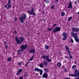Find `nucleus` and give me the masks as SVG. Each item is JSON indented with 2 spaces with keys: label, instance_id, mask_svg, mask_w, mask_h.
<instances>
[{
  "label": "nucleus",
  "instance_id": "f257e3e1",
  "mask_svg": "<svg viewBox=\"0 0 79 79\" xmlns=\"http://www.w3.org/2000/svg\"><path fill=\"white\" fill-rule=\"evenodd\" d=\"M15 40L17 42V44H18V45L21 44L22 42L24 41V39L23 37H20L19 39L18 37L16 36L15 37Z\"/></svg>",
  "mask_w": 79,
  "mask_h": 79
},
{
  "label": "nucleus",
  "instance_id": "f03ea898",
  "mask_svg": "<svg viewBox=\"0 0 79 79\" xmlns=\"http://www.w3.org/2000/svg\"><path fill=\"white\" fill-rule=\"evenodd\" d=\"M27 16L25 14H23L22 16H20L19 17V20L22 23H24V21L25 19H26Z\"/></svg>",
  "mask_w": 79,
  "mask_h": 79
},
{
  "label": "nucleus",
  "instance_id": "7ed1b4c3",
  "mask_svg": "<svg viewBox=\"0 0 79 79\" xmlns=\"http://www.w3.org/2000/svg\"><path fill=\"white\" fill-rule=\"evenodd\" d=\"M29 15H34V16H36V14L34 12V9L33 8H32L30 11V10H28L27 11Z\"/></svg>",
  "mask_w": 79,
  "mask_h": 79
},
{
  "label": "nucleus",
  "instance_id": "20e7f679",
  "mask_svg": "<svg viewBox=\"0 0 79 79\" xmlns=\"http://www.w3.org/2000/svg\"><path fill=\"white\" fill-rule=\"evenodd\" d=\"M62 35L63 37H64L63 38V40H66L67 39V38H68V36H67L68 35V33L65 32H64L62 33Z\"/></svg>",
  "mask_w": 79,
  "mask_h": 79
},
{
  "label": "nucleus",
  "instance_id": "39448f33",
  "mask_svg": "<svg viewBox=\"0 0 79 79\" xmlns=\"http://www.w3.org/2000/svg\"><path fill=\"white\" fill-rule=\"evenodd\" d=\"M27 45L26 44L25 45L23 44L21 45V46H20V50H22L23 51H24V50H26L27 49Z\"/></svg>",
  "mask_w": 79,
  "mask_h": 79
},
{
  "label": "nucleus",
  "instance_id": "423d86ee",
  "mask_svg": "<svg viewBox=\"0 0 79 79\" xmlns=\"http://www.w3.org/2000/svg\"><path fill=\"white\" fill-rule=\"evenodd\" d=\"M8 1V4L5 6V8H6V7H7V5H8V6L7 8V10H9V8H11V4H10V3H11V1L10 0H9Z\"/></svg>",
  "mask_w": 79,
  "mask_h": 79
},
{
  "label": "nucleus",
  "instance_id": "0eeeda50",
  "mask_svg": "<svg viewBox=\"0 0 79 79\" xmlns=\"http://www.w3.org/2000/svg\"><path fill=\"white\" fill-rule=\"evenodd\" d=\"M60 29L61 27H56L55 28L54 30L53 31V32H54V33H55V32H60Z\"/></svg>",
  "mask_w": 79,
  "mask_h": 79
},
{
  "label": "nucleus",
  "instance_id": "6e6552de",
  "mask_svg": "<svg viewBox=\"0 0 79 79\" xmlns=\"http://www.w3.org/2000/svg\"><path fill=\"white\" fill-rule=\"evenodd\" d=\"M73 32H78L79 31V28H72V29Z\"/></svg>",
  "mask_w": 79,
  "mask_h": 79
},
{
  "label": "nucleus",
  "instance_id": "1a4fd4ad",
  "mask_svg": "<svg viewBox=\"0 0 79 79\" xmlns=\"http://www.w3.org/2000/svg\"><path fill=\"white\" fill-rule=\"evenodd\" d=\"M71 35L72 36H73V37H74V38L77 37V33H74V32H71Z\"/></svg>",
  "mask_w": 79,
  "mask_h": 79
},
{
  "label": "nucleus",
  "instance_id": "9d476101",
  "mask_svg": "<svg viewBox=\"0 0 79 79\" xmlns=\"http://www.w3.org/2000/svg\"><path fill=\"white\" fill-rule=\"evenodd\" d=\"M78 72H79V71H77V69H76L75 71V74H71V76H72L73 77H76Z\"/></svg>",
  "mask_w": 79,
  "mask_h": 79
},
{
  "label": "nucleus",
  "instance_id": "9b49d317",
  "mask_svg": "<svg viewBox=\"0 0 79 79\" xmlns=\"http://www.w3.org/2000/svg\"><path fill=\"white\" fill-rule=\"evenodd\" d=\"M50 57V56L49 55L47 56L46 57V61H48V63H50V62H52V59H50L48 58Z\"/></svg>",
  "mask_w": 79,
  "mask_h": 79
},
{
  "label": "nucleus",
  "instance_id": "f8f14e48",
  "mask_svg": "<svg viewBox=\"0 0 79 79\" xmlns=\"http://www.w3.org/2000/svg\"><path fill=\"white\" fill-rule=\"evenodd\" d=\"M42 77L44 78H47V77H48V74L46 73H44Z\"/></svg>",
  "mask_w": 79,
  "mask_h": 79
},
{
  "label": "nucleus",
  "instance_id": "ddd939ff",
  "mask_svg": "<svg viewBox=\"0 0 79 79\" xmlns=\"http://www.w3.org/2000/svg\"><path fill=\"white\" fill-rule=\"evenodd\" d=\"M35 49H32V50H30L29 53H34L35 52Z\"/></svg>",
  "mask_w": 79,
  "mask_h": 79
},
{
  "label": "nucleus",
  "instance_id": "4468645a",
  "mask_svg": "<svg viewBox=\"0 0 79 79\" xmlns=\"http://www.w3.org/2000/svg\"><path fill=\"white\" fill-rule=\"evenodd\" d=\"M68 8L69 9V8H72V2H70L69 3V6L68 7Z\"/></svg>",
  "mask_w": 79,
  "mask_h": 79
},
{
  "label": "nucleus",
  "instance_id": "2eb2a0df",
  "mask_svg": "<svg viewBox=\"0 0 79 79\" xmlns=\"http://www.w3.org/2000/svg\"><path fill=\"white\" fill-rule=\"evenodd\" d=\"M74 39L77 42H78L79 43V38L78 37H77L74 38Z\"/></svg>",
  "mask_w": 79,
  "mask_h": 79
},
{
  "label": "nucleus",
  "instance_id": "dca6fc26",
  "mask_svg": "<svg viewBox=\"0 0 79 79\" xmlns=\"http://www.w3.org/2000/svg\"><path fill=\"white\" fill-rule=\"evenodd\" d=\"M40 69H38V68H35L34 70V71H37V72H39L40 71Z\"/></svg>",
  "mask_w": 79,
  "mask_h": 79
},
{
  "label": "nucleus",
  "instance_id": "f3484780",
  "mask_svg": "<svg viewBox=\"0 0 79 79\" xmlns=\"http://www.w3.org/2000/svg\"><path fill=\"white\" fill-rule=\"evenodd\" d=\"M65 49L67 50L68 52H69V48L68 47L66 46V45H65Z\"/></svg>",
  "mask_w": 79,
  "mask_h": 79
},
{
  "label": "nucleus",
  "instance_id": "a211bd4d",
  "mask_svg": "<svg viewBox=\"0 0 79 79\" xmlns=\"http://www.w3.org/2000/svg\"><path fill=\"white\" fill-rule=\"evenodd\" d=\"M39 72H40V76L42 75V73H43V71H42V70L40 69Z\"/></svg>",
  "mask_w": 79,
  "mask_h": 79
},
{
  "label": "nucleus",
  "instance_id": "6ab92c4d",
  "mask_svg": "<svg viewBox=\"0 0 79 79\" xmlns=\"http://www.w3.org/2000/svg\"><path fill=\"white\" fill-rule=\"evenodd\" d=\"M39 66L40 67V68H44V65H43V64L42 63H40L39 64Z\"/></svg>",
  "mask_w": 79,
  "mask_h": 79
},
{
  "label": "nucleus",
  "instance_id": "aec40b11",
  "mask_svg": "<svg viewBox=\"0 0 79 79\" xmlns=\"http://www.w3.org/2000/svg\"><path fill=\"white\" fill-rule=\"evenodd\" d=\"M47 56H41V57L43 59H44V60H45V58L46 59V58L47 57Z\"/></svg>",
  "mask_w": 79,
  "mask_h": 79
},
{
  "label": "nucleus",
  "instance_id": "412c9836",
  "mask_svg": "<svg viewBox=\"0 0 79 79\" xmlns=\"http://www.w3.org/2000/svg\"><path fill=\"white\" fill-rule=\"evenodd\" d=\"M57 65L58 66V67H60V66H61V63L58 62L57 63Z\"/></svg>",
  "mask_w": 79,
  "mask_h": 79
},
{
  "label": "nucleus",
  "instance_id": "4be33fe9",
  "mask_svg": "<svg viewBox=\"0 0 79 79\" xmlns=\"http://www.w3.org/2000/svg\"><path fill=\"white\" fill-rule=\"evenodd\" d=\"M43 64L45 66H47L48 65V63L46 61H44L43 62Z\"/></svg>",
  "mask_w": 79,
  "mask_h": 79
},
{
  "label": "nucleus",
  "instance_id": "5701e85b",
  "mask_svg": "<svg viewBox=\"0 0 79 79\" xmlns=\"http://www.w3.org/2000/svg\"><path fill=\"white\" fill-rule=\"evenodd\" d=\"M72 18H73L72 17H70L69 18L68 20V21H71V19H72Z\"/></svg>",
  "mask_w": 79,
  "mask_h": 79
},
{
  "label": "nucleus",
  "instance_id": "b1692460",
  "mask_svg": "<svg viewBox=\"0 0 79 79\" xmlns=\"http://www.w3.org/2000/svg\"><path fill=\"white\" fill-rule=\"evenodd\" d=\"M49 48H50V47H49V46L47 45H46L45 46V49H46V50L49 49Z\"/></svg>",
  "mask_w": 79,
  "mask_h": 79
},
{
  "label": "nucleus",
  "instance_id": "393cba45",
  "mask_svg": "<svg viewBox=\"0 0 79 79\" xmlns=\"http://www.w3.org/2000/svg\"><path fill=\"white\" fill-rule=\"evenodd\" d=\"M17 52H18V53H19V52H24V51H22V50H21V49H20L19 50H17Z\"/></svg>",
  "mask_w": 79,
  "mask_h": 79
},
{
  "label": "nucleus",
  "instance_id": "a878e982",
  "mask_svg": "<svg viewBox=\"0 0 79 79\" xmlns=\"http://www.w3.org/2000/svg\"><path fill=\"white\" fill-rule=\"evenodd\" d=\"M44 71H45L46 73H47V72H48V69L47 68H45L44 70Z\"/></svg>",
  "mask_w": 79,
  "mask_h": 79
},
{
  "label": "nucleus",
  "instance_id": "bb28decb",
  "mask_svg": "<svg viewBox=\"0 0 79 79\" xmlns=\"http://www.w3.org/2000/svg\"><path fill=\"white\" fill-rule=\"evenodd\" d=\"M61 15L62 16H64L65 15V13L64 12H61Z\"/></svg>",
  "mask_w": 79,
  "mask_h": 79
},
{
  "label": "nucleus",
  "instance_id": "cd10ccee",
  "mask_svg": "<svg viewBox=\"0 0 79 79\" xmlns=\"http://www.w3.org/2000/svg\"><path fill=\"white\" fill-rule=\"evenodd\" d=\"M7 60L8 61H11V58L9 57L7 58Z\"/></svg>",
  "mask_w": 79,
  "mask_h": 79
},
{
  "label": "nucleus",
  "instance_id": "c85d7f7f",
  "mask_svg": "<svg viewBox=\"0 0 79 79\" xmlns=\"http://www.w3.org/2000/svg\"><path fill=\"white\" fill-rule=\"evenodd\" d=\"M44 2L46 3H50L48 0H45Z\"/></svg>",
  "mask_w": 79,
  "mask_h": 79
},
{
  "label": "nucleus",
  "instance_id": "c756f323",
  "mask_svg": "<svg viewBox=\"0 0 79 79\" xmlns=\"http://www.w3.org/2000/svg\"><path fill=\"white\" fill-rule=\"evenodd\" d=\"M72 68L73 69H76V65H74L72 67Z\"/></svg>",
  "mask_w": 79,
  "mask_h": 79
},
{
  "label": "nucleus",
  "instance_id": "7c9ffc66",
  "mask_svg": "<svg viewBox=\"0 0 79 79\" xmlns=\"http://www.w3.org/2000/svg\"><path fill=\"white\" fill-rule=\"evenodd\" d=\"M22 71H23V69H19L18 70V72H19L20 73V72H22Z\"/></svg>",
  "mask_w": 79,
  "mask_h": 79
},
{
  "label": "nucleus",
  "instance_id": "2f4dec72",
  "mask_svg": "<svg viewBox=\"0 0 79 79\" xmlns=\"http://www.w3.org/2000/svg\"><path fill=\"white\" fill-rule=\"evenodd\" d=\"M33 58H34V55L32 56V57L30 59L29 61H32V60H33Z\"/></svg>",
  "mask_w": 79,
  "mask_h": 79
},
{
  "label": "nucleus",
  "instance_id": "473e14b6",
  "mask_svg": "<svg viewBox=\"0 0 79 79\" xmlns=\"http://www.w3.org/2000/svg\"><path fill=\"white\" fill-rule=\"evenodd\" d=\"M30 62H28L27 64H26L25 65V66L26 67H27V64H29V63Z\"/></svg>",
  "mask_w": 79,
  "mask_h": 79
},
{
  "label": "nucleus",
  "instance_id": "72a5a7b5",
  "mask_svg": "<svg viewBox=\"0 0 79 79\" xmlns=\"http://www.w3.org/2000/svg\"><path fill=\"white\" fill-rule=\"evenodd\" d=\"M70 41L71 42H72V43H74V41H73V39H71L70 40Z\"/></svg>",
  "mask_w": 79,
  "mask_h": 79
},
{
  "label": "nucleus",
  "instance_id": "f704fd0d",
  "mask_svg": "<svg viewBox=\"0 0 79 79\" xmlns=\"http://www.w3.org/2000/svg\"><path fill=\"white\" fill-rule=\"evenodd\" d=\"M68 52L69 53V56H71V52H70V51H69V52Z\"/></svg>",
  "mask_w": 79,
  "mask_h": 79
},
{
  "label": "nucleus",
  "instance_id": "c9c22d12",
  "mask_svg": "<svg viewBox=\"0 0 79 79\" xmlns=\"http://www.w3.org/2000/svg\"><path fill=\"white\" fill-rule=\"evenodd\" d=\"M48 31H52V29L51 28H49L48 29Z\"/></svg>",
  "mask_w": 79,
  "mask_h": 79
},
{
  "label": "nucleus",
  "instance_id": "e433bc0d",
  "mask_svg": "<svg viewBox=\"0 0 79 79\" xmlns=\"http://www.w3.org/2000/svg\"><path fill=\"white\" fill-rule=\"evenodd\" d=\"M23 79V77L22 76L21 77L19 78V79Z\"/></svg>",
  "mask_w": 79,
  "mask_h": 79
},
{
  "label": "nucleus",
  "instance_id": "4c0bfd02",
  "mask_svg": "<svg viewBox=\"0 0 79 79\" xmlns=\"http://www.w3.org/2000/svg\"><path fill=\"white\" fill-rule=\"evenodd\" d=\"M20 74V72H18L17 73V75H19V74Z\"/></svg>",
  "mask_w": 79,
  "mask_h": 79
},
{
  "label": "nucleus",
  "instance_id": "58836bf2",
  "mask_svg": "<svg viewBox=\"0 0 79 79\" xmlns=\"http://www.w3.org/2000/svg\"><path fill=\"white\" fill-rule=\"evenodd\" d=\"M56 25H57V23H56L55 24L53 25V27H55V26H56Z\"/></svg>",
  "mask_w": 79,
  "mask_h": 79
},
{
  "label": "nucleus",
  "instance_id": "ea45409f",
  "mask_svg": "<svg viewBox=\"0 0 79 79\" xmlns=\"http://www.w3.org/2000/svg\"><path fill=\"white\" fill-rule=\"evenodd\" d=\"M14 32L15 34H17V31L16 30H15Z\"/></svg>",
  "mask_w": 79,
  "mask_h": 79
},
{
  "label": "nucleus",
  "instance_id": "a19ab883",
  "mask_svg": "<svg viewBox=\"0 0 79 79\" xmlns=\"http://www.w3.org/2000/svg\"><path fill=\"white\" fill-rule=\"evenodd\" d=\"M18 65H19V66H21V62L18 63Z\"/></svg>",
  "mask_w": 79,
  "mask_h": 79
},
{
  "label": "nucleus",
  "instance_id": "79ce46f5",
  "mask_svg": "<svg viewBox=\"0 0 79 79\" xmlns=\"http://www.w3.org/2000/svg\"><path fill=\"white\" fill-rule=\"evenodd\" d=\"M19 55H21V52H19L18 53Z\"/></svg>",
  "mask_w": 79,
  "mask_h": 79
},
{
  "label": "nucleus",
  "instance_id": "37998d69",
  "mask_svg": "<svg viewBox=\"0 0 79 79\" xmlns=\"http://www.w3.org/2000/svg\"><path fill=\"white\" fill-rule=\"evenodd\" d=\"M73 58V56H70V59H72V58Z\"/></svg>",
  "mask_w": 79,
  "mask_h": 79
},
{
  "label": "nucleus",
  "instance_id": "c03bdc74",
  "mask_svg": "<svg viewBox=\"0 0 79 79\" xmlns=\"http://www.w3.org/2000/svg\"><path fill=\"white\" fill-rule=\"evenodd\" d=\"M24 76H27V74L26 73H25L24 74Z\"/></svg>",
  "mask_w": 79,
  "mask_h": 79
},
{
  "label": "nucleus",
  "instance_id": "a18cd8bd",
  "mask_svg": "<svg viewBox=\"0 0 79 79\" xmlns=\"http://www.w3.org/2000/svg\"><path fill=\"white\" fill-rule=\"evenodd\" d=\"M42 11L43 15H44V10H43Z\"/></svg>",
  "mask_w": 79,
  "mask_h": 79
},
{
  "label": "nucleus",
  "instance_id": "49530a36",
  "mask_svg": "<svg viewBox=\"0 0 79 79\" xmlns=\"http://www.w3.org/2000/svg\"><path fill=\"white\" fill-rule=\"evenodd\" d=\"M15 22L17 21V19L16 18H15Z\"/></svg>",
  "mask_w": 79,
  "mask_h": 79
},
{
  "label": "nucleus",
  "instance_id": "de8ad7c7",
  "mask_svg": "<svg viewBox=\"0 0 79 79\" xmlns=\"http://www.w3.org/2000/svg\"><path fill=\"white\" fill-rule=\"evenodd\" d=\"M51 8L52 9H53L54 8V7L53 6H52L51 7Z\"/></svg>",
  "mask_w": 79,
  "mask_h": 79
},
{
  "label": "nucleus",
  "instance_id": "09e8293b",
  "mask_svg": "<svg viewBox=\"0 0 79 79\" xmlns=\"http://www.w3.org/2000/svg\"><path fill=\"white\" fill-rule=\"evenodd\" d=\"M65 58H69V56H65Z\"/></svg>",
  "mask_w": 79,
  "mask_h": 79
},
{
  "label": "nucleus",
  "instance_id": "8fccbe9b",
  "mask_svg": "<svg viewBox=\"0 0 79 79\" xmlns=\"http://www.w3.org/2000/svg\"><path fill=\"white\" fill-rule=\"evenodd\" d=\"M3 43L4 44H6V41L3 42Z\"/></svg>",
  "mask_w": 79,
  "mask_h": 79
},
{
  "label": "nucleus",
  "instance_id": "3c124183",
  "mask_svg": "<svg viewBox=\"0 0 79 79\" xmlns=\"http://www.w3.org/2000/svg\"><path fill=\"white\" fill-rule=\"evenodd\" d=\"M6 49H7V48H8V45H6Z\"/></svg>",
  "mask_w": 79,
  "mask_h": 79
},
{
  "label": "nucleus",
  "instance_id": "603ef678",
  "mask_svg": "<svg viewBox=\"0 0 79 79\" xmlns=\"http://www.w3.org/2000/svg\"><path fill=\"white\" fill-rule=\"evenodd\" d=\"M64 71H65V72H67V69H64Z\"/></svg>",
  "mask_w": 79,
  "mask_h": 79
},
{
  "label": "nucleus",
  "instance_id": "864d4df0",
  "mask_svg": "<svg viewBox=\"0 0 79 79\" xmlns=\"http://www.w3.org/2000/svg\"><path fill=\"white\" fill-rule=\"evenodd\" d=\"M75 4H76L77 3V1H75Z\"/></svg>",
  "mask_w": 79,
  "mask_h": 79
},
{
  "label": "nucleus",
  "instance_id": "5fc2aeb1",
  "mask_svg": "<svg viewBox=\"0 0 79 79\" xmlns=\"http://www.w3.org/2000/svg\"><path fill=\"white\" fill-rule=\"evenodd\" d=\"M53 27H52L51 28V29H53Z\"/></svg>",
  "mask_w": 79,
  "mask_h": 79
},
{
  "label": "nucleus",
  "instance_id": "6e6d98bb",
  "mask_svg": "<svg viewBox=\"0 0 79 79\" xmlns=\"http://www.w3.org/2000/svg\"><path fill=\"white\" fill-rule=\"evenodd\" d=\"M56 2H58V0H55Z\"/></svg>",
  "mask_w": 79,
  "mask_h": 79
},
{
  "label": "nucleus",
  "instance_id": "4d7b16f0",
  "mask_svg": "<svg viewBox=\"0 0 79 79\" xmlns=\"http://www.w3.org/2000/svg\"><path fill=\"white\" fill-rule=\"evenodd\" d=\"M69 76H71V74L69 75Z\"/></svg>",
  "mask_w": 79,
  "mask_h": 79
},
{
  "label": "nucleus",
  "instance_id": "13d9d810",
  "mask_svg": "<svg viewBox=\"0 0 79 79\" xmlns=\"http://www.w3.org/2000/svg\"><path fill=\"white\" fill-rule=\"evenodd\" d=\"M44 21H46V19H45Z\"/></svg>",
  "mask_w": 79,
  "mask_h": 79
},
{
  "label": "nucleus",
  "instance_id": "bf43d9fd",
  "mask_svg": "<svg viewBox=\"0 0 79 79\" xmlns=\"http://www.w3.org/2000/svg\"><path fill=\"white\" fill-rule=\"evenodd\" d=\"M75 64H76V61L75 62Z\"/></svg>",
  "mask_w": 79,
  "mask_h": 79
}]
</instances>
